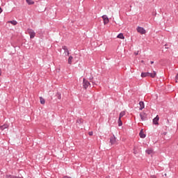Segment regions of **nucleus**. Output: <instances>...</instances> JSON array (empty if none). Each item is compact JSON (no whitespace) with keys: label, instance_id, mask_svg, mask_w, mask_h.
<instances>
[{"label":"nucleus","instance_id":"nucleus-1","mask_svg":"<svg viewBox=\"0 0 178 178\" xmlns=\"http://www.w3.org/2000/svg\"><path fill=\"white\" fill-rule=\"evenodd\" d=\"M141 77H152V79H155V77H156V72L153 71L152 73L142 72Z\"/></svg>","mask_w":178,"mask_h":178},{"label":"nucleus","instance_id":"nucleus-2","mask_svg":"<svg viewBox=\"0 0 178 178\" xmlns=\"http://www.w3.org/2000/svg\"><path fill=\"white\" fill-rule=\"evenodd\" d=\"M90 83L88 81H87L85 78L83 79V87L85 90H87L88 87H90Z\"/></svg>","mask_w":178,"mask_h":178},{"label":"nucleus","instance_id":"nucleus-3","mask_svg":"<svg viewBox=\"0 0 178 178\" xmlns=\"http://www.w3.org/2000/svg\"><path fill=\"white\" fill-rule=\"evenodd\" d=\"M103 19L104 24L106 25L108 23H109V18H108V16L106 15H104L102 17Z\"/></svg>","mask_w":178,"mask_h":178},{"label":"nucleus","instance_id":"nucleus-4","mask_svg":"<svg viewBox=\"0 0 178 178\" xmlns=\"http://www.w3.org/2000/svg\"><path fill=\"white\" fill-rule=\"evenodd\" d=\"M137 31H138V33H140V34H145L147 33L145 29L143 27H140V26H138L137 28Z\"/></svg>","mask_w":178,"mask_h":178},{"label":"nucleus","instance_id":"nucleus-5","mask_svg":"<svg viewBox=\"0 0 178 178\" xmlns=\"http://www.w3.org/2000/svg\"><path fill=\"white\" fill-rule=\"evenodd\" d=\"M28 33L30 35V38H34L35 37V32L33 29H28Z\"/></svg>","mask_w":178,"mask_h":178},{"label":"nucleus","instance_id":"nucleus-6","mask_svg":"<svg viewBox=\"0 0 178 178\" xmlns=\"http://www.w3.org/2000/svg\"><path fill=\"white\" fill-rule=\"evenodd\" d=\"M63 49L65 51H64L65 55H66L67 56H69L70 53L69 52V49H67V47L63 46Z\"/></svg>","mask_w":178,"mask_h":178},{"label":"nucleus","instance_id":"nucleus-7","mask_svg":"<svg viewBox=\"0 0 178 178\" xmlns=\"http://www.w3.org/2000/svg\"><path fill=\"white\" fill-rule=\"evenodd\" d=\"M110 143H111V145H113V144H116V137L115 136H113L110 138Z\"/></svg>","mask_w":178,"mask_h":178},{"label":"nucleus","instance_id":"nucleus-8","mask_svg":"<svg viewBox=\"0 0 178 178\" xmlns=\"http://www.w3.org/2000/svg\"><path fill=\"white\" fill-rule=\"evenodd\" d=\"M140 117L141 120L144 121L145 119H147V113H140Z\"/></svg>","mask_w":178,"mask_h":178},{"label":"nucleus","instance_id":"nucleus-9","mask_svg":"<svg viewBox=\"0 0 178 178\" xmlns=\"http://www.w3.org/2000/svg\"><path fill=\"white\" fill-rule=\"evenodd\" d=\"M159 121V116L156 115V118L153 119L154 124H159L158 122Z\"/></svg>","mask_w":178,"mask_h":178},{"label":"nucleus","instance_id":"nucleus-10","mask_svg":"<svg viewBox=\"0 0 178 178\" xmlns=\"http://www.w3.org/2000/svg\"><path fill=\"white\" fill-rule=\"evenodd\" d=\"M139 105H140V111H143V109H144V108H145V105L144 104V102H139Z\"/></svg>","mask_w":178,"mask_h":178},{"label":"nucleus","instance_id":"nucleus-11","mask_svg":"<svg viewBox=\"0 0 178 178\" xmlns=\"http://www.w3.org/2000/svg\"><path fill=\"white\" fill-rule=\"evenodd\" d=\"M83 122H84V120L81 118H79L76 120V123L78 124H83Z\"/></svg>","mask_w":178,"mask_h":178},{"label":"nucleus","instance_id":"nucleus-12","mask_svg":"<svg viewBox=\"0 0 178 178\" xmlns=\"http://www.w3.org/2000/svg\"><path fill=\"white\" fill-rule=\"evenodd\" d=\"M8 23L13 24V26H16L17 24V21L16 20L8 21Z\"/></svg>","mask_w":178,"mask_h":178},{"label":"nucleus","instance_id":"nucleus-13","mask_svg":"<svg viewBox=\"0 0 178 178\" xmlns=\"http://www.w3.org/2000/svg\"><path fill=\"white\" fill-rule=\"evenodd\" d=\"M40 104L42 105H44L45 104V99H44L42 97H40Z\"/></svg>","mask_w":178,"mask_h":178},{"label":"nucleus","instance_id":"nucleus-14","mask_svg":"<svg viewBox=\"0 0 178 178\" xmlns=\"http://www.w3.org/2000/svg\"><path fill=\"white\" fill-rule=\"evenodd\" d=\"M117 38H120V40H124V35H123V33H120L118 35Z\"/></svg>","mask_w":178,"mask_h":178},{"label":"nucleus","instance_id":"nucleus-15","mask_svg":"<svg viewBox=\"0 0 178 178\" xmlns=\"http://www.w3.org/2000/svg\"><path fill=\"white\" fill-rule=\"evenodd\" d=\"M139 136L140 138H145V134H144V132L143 131V130L140 131Z\"/></svg>","mask_w":178,"mask_h":178},{"label":"nucleus","instance_id":"nucleus-16","mask_svg":"<svg viewBox=\"0 0 178 178\" xmlns=\"http://www.w3.org/2000/svg\"><path fill=\"white\" fill-rule=\"evenodd\" d=\"M124 115H126V112H125V111H122V112L120 113L119 118H120V119H122V118H123V116H124Z\"/></svg>","mask_w":178,"mask_h":178},{"label":"nucleus","instance_id":"nucleus-17","mask_svg":"<svg viewBox=\"0 0 178 178\" xmlns=\"http://www.w3.org/2000/svg\"><path fill=\"white\" fill-rule=\"evenodd\" d=\"M8 127H9V125L6 124L2 125V126L1 127V130H5V129H8Z\"/></svg>","mask_w":178,"mask_h":178},{"label":"nucleus","instance_id":"nucleus-18","mask_svg":"<svg viewBox=\"0 0 178 178\" xmlns=\"http://www.w3.org/2000/svg\"><path fill=\"white\" fill-rule=\"evenodd\" d=\"M28 5H34V1L33 0H26Z\"/></svg>","mask_w":178,"mask_h":178},{"label":"nucleus","instance_id":"nucleus-19","mask_svg":"<svg viewBox=\"0 0 178 178\" xmlns=\"http://www.w3.org/2000/svg\"><path fill=\"white\" fill-rule=\"evenodd\" d=\"M72 60H73V56H70L68 58L69 65H72Z\"/></svg>","mask_w":178,"mask_h":178},{"label":"nucleus","instance_id":"nucleus-20","mask_svg":"<svg viewBox=\"0 0 178 178\" xmlns=\"http://www.w3.org/2000/svg\"><path fill=\"white\" fill-rule=\"evenodd\" d=\"M146 152L148 154V155H151V154L154 153V150L149 149L146 150Z\"/></svg>","mask_w":178,"mask_h":178},{"label":"nucleus","instance_id":"nucleus-21","mask_svg":"<svg viewBox=\"0 0 178 178\" xmlns=\"http://www.w3.org/2000/svg\"><path fill=\"white\" fill-rule=\"evenodd\" d=\"M118 126H122L123 124V122H122V118H118Z\"/></svg>","mask_w":178,"mask_h":178},{"label":"nucleus","instance_id":"nucleus-22","mask_svg":"<svg viewBox=\"0 0 178 178\" xmlns=\"http://www.w3.org/2000/svg\"><path fill=\"white\" fill-rule=\"evenodd\" d=\"M56 97H57L58 99H62V96H61L60 93H57Z\"/></svg>","mask_w":178,"mask_h":178},{"label":"nucleus","instance_id":"nucleus-23","mask_svg":"<svg viewBox=\"0 0 178 178\" xmlns=\"http://www.w3.org/2000/svg\"><path fill=\"white\" fill-rule=\"evenodd\" d=\"M8 178H20V177H13L12 175H9Z\"/></svg>","mask_w":178,"mask_h":178},{"label":"nucleus","instance_id":"nucleus-24","mask_svg":"<svg viewBox=\"0 0 178 178\" xmlns=\"http://www.w3.org/2000/svg\"><path fill=\"white\" fill-rule=\"evenodd\" d=\"M88 134H89V136H92L93 133H92V131H90V132L88 133Z\"/></svg>","mask_w":178,"mask_h":178},{"label":"nucleus","instance_id":"nucleus-25","mask_svg":"<svg viewBox=\"0 0 178 178\" xmlns=\"http://www.w3.org/2000/svg\"><path fill=\"white\" fill-rule=\"evenodd\" d=\"M0 13H2V8L0 7Z\"/></svg>","mask_w":178,"mask_h":178},{"label":"nucleus","instance_id":"nucleus-26","mask_svg":"<svg viewBox=\"0 0 178 178\" xmlns=\"http://www.w3.org/2000/svg\"><path fill=\"white\" fill-rule=\"evenodd\" d=\"M151 178H156V177H155V175H153L151 177Z\"/></svg>","mask_w":178,"mask_h":178},{"label":"nucleus","instance_id":"nucleus-27","mask_svg":"<svg viewBox=\"0 0 178 178\" xmlns=\"http://www.w3.org/2000/svg\"><path fill=\"white\" fill-rule=\"evenodd\" d=\"M1 74H2V71L0 69V76H1Z\"/></svg>","mask_w":178,"mask_h":178},{"label":"nucleus","instance_id":"nucleus-28","mask_svg":"<svg viewBox=\"0 0 178 178\" xmlns=\"http://www.w3.org/2000/svg\"><path fill=\"white\" fill-rule=\"evenodd\" d=\"M150 63H151V65H153L154 61H151Z\"/></svg>","mask_w":178,"mask_h":178},{"label":"nucleus","instance_id":"nucleus-29","mask_svg":"<svg viewBox=\"0 0 178 178\" xmlns=\"http://www.w3.org/2000/svg\"><path fill=\"white\" fill-rule=\"evenodd\" d=\"M134 154H137V152H136V151H135V152H134Z\"/></svg>","mask_w":178,"mask_h":178},{"label":"nucleus","instance_id":"nucleus-30","mask_svg":"<svg viewBox=\"0 0 178 178\" xmlns=\"http://www.w3.org/2000/svg\"><path fill=\"white\" fill-rule=\"evenodd\" d=\"M141 63H144V60H141Z\"/></svg>","mask_w":178,"mask_h":178},{"label":"nucleus","instance_id":"nucleus-31","mask_svg":"<svg viewBox=\"0 0 178 178\" xmlns=\"http://www.w3.org/2000/svg\"><path fill=\"white\" fill-rule=\"evenodd\" d=\"M136 55H138V53H136V54H135Z\"/></svg>","mask_w":178,"mask_h":178}]
</instances>
